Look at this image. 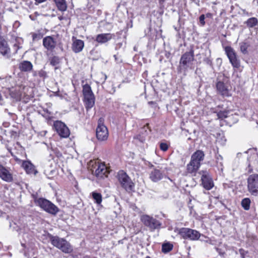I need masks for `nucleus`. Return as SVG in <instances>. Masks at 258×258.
Instances as JSON below:
<instances>
[{"mask_svg": "<svg viewBox=\"0 0 258 258\" xmlns=\"http://www.w3.org/2000/svg\"><path fill=\"white\" fill-rule=\"evenodd\" d=\"M205 158V154L202 150H197L191 156L189 163L187 165V170L189 173H192L198 171L201 165V162Z\"/></svg>", "mask_w": 258, "mask_h": 258, "instance_id": "nucleus-1", "label": "nucleus"}, {"mask_svg": "<svg viewBox=\"0 0 258 258\" xmlns=\"http://www.w3.org/2000/svg\"><path fill=\"white\" fill-rule=\"evenodd\" d=\"M194 56V50L192 48L189 51L184 53L180 57L178 71L185 74L188 69L191 68Z\"/></svg>", "mask_w": 258, "mask_h": 258, "instance_id": "nucleus-2", "label": "nucleus"}, {"mask_svg": "<svg viewBox=\"0 0 258 258\" xmlns=\"http://www.w3.org/2000/svg\"><path fill=\"white\" fill-rule=\"evenodd\" d=\"M35 202L37 206L50 214L55 215L59 211V209L57 206L45 199H36Z\"/></svg>", "mask_w": 258, "mask_h": 258, "instance_id": "nucleus-3", "label": "nucleus"}, {"mask_svg": "<svg viewBox=\"0 0 258 258\" xmlns=\"http://www.w3.org/2000/svg\"><path fill=\"white\" fill-rule=\"evenodd\" d=\"M118 180L121 187L126 191H132L134 187V184L130 177L123 171H120L117 175Z\"/></svg>", "mask_w": 258, "mask_h": 258, "instance_id": "nucleus-4", "label": "nucleus"}, {"mask_svg": "<svg viewBox=\"0 0 258 258\" xmlns=\"http://www.w3.org/2000/svg\"><path fill=\"white\" fill-rule=\"evenodd\" d=\"M96 135L97 139L100 141H105L108 137L107 128L104 124V119L100 118L98 121V125L96 130Z\"/></svg>", "mask_w": 258, "mask_h": 258, "instance_id": "nucleus-5", "label": "nucleus"}, {"mask_svg": "<svg viewBox=\"0 0 258 258\" xmlns=\"http://www.w3.org/2000/svg\"><path fill=\"white\" fill-rule=\"evenodd\" d=\"M92 166L91 169L92 173L98 179H103L107 177L109 172L104 164L100 163L99 162H95V165L92 164Z\"/></svg>", "mask_w": 258, "mask_h": 258, "instance_id": "nucleus-6", "label": "nucleus"}, {"mask_svg": "<svg viewBox=\"0 0 258 258\" xmlns=\"http://www.w3.org/2000/svg\"><path fill=\"white\" fill-rule=\"evenodd\" d=\"M247 189L251 195H258V174H253L247 178Z\"/></svg>", "mask_w": 258, "mask_h": 258, "instance_id": "nucleus-7", "label": "nucleus"}, {"mask_svg": "<svg viewBox=\"0 0 258 258\" xmlns=\"http://www.w3.org/2000/svg\"><path fill=\"white\" fill-rule=\"evenodd\" d=\"M225 51L232 67L235 69H239L240 67V61L234 50L231 46H226Z\"/></svg>", "mask_w": 258, "mask_h": 258, "instance_id": "nucleus-8", "label": "nucleus"}, {"mask_svg": "<svg viewBox=\"0 0 258 258\" xmlns=\"http://www.w3.org/2000/svg\"><path fill=\"white\" fill-rule=\"evenodd\" d=\"M179 234L184 239L191 240H197L201 235L199 231L187 228L180 229Z\"/></svg>", "mask_w": 258, "mask_h": 258, "instance_id": "nucleus-9", "label": "nucleus"}, {"mask_svg": "<svg viewBox=\"0 0 258 258\" xmlns=\"http://www.w3.org/2000/svg\"><path fill=\"white\" fill-rule=\"evenodd\" d=\"M141 221L152 230L159 228L161 225L158 220L146 215L142 216Z\"/></svg>", "mask_w": 258, "mask_h": 258, "instance_id": "nucleus-10", "label": "nucleus"}, {"mask_svg": "<svg viewBox=\"0 0 258 258\" xmlns=\"http://www.w3.org/2000/svg\"><path fill=\"white\" fill-rule=\"evenodd\" d=\"M199 173L202 175L201 180L203 187L207 190H210L214 186V183L209 173L206 170H202Z\"/></svg>", "mask_w": 258, "mask_h": 258, "instance_id": "nucleus-11", "label": "nucleus"}, {"mask_svg": "<svg viewBox=\"0 0 258 258\" xmlns=\"http://www.w3.org/2000/svg\"><path fill=\"white\" fill-rule=\"evenodd\" d=\"M54 127L57 134L62 138H67L70 134V132L67 126L60 121L54 122Z\"/></svg>", "mask_w": 258, "mask_h": 258, "instance_id": "nucleus-12", "label": "nucleus"}, {"mask_svg": "<svg viewBox=\"0 0 258 258\" xmlns=\"http://www.w3.org/2000/svg\"><path fill=\"white\" fill-rule=\"evenodd\" d=\"M163 177V173L159 169H153L149 174V178L153 182H158Z\"/></svg>", "mask_w": 258, "mask_h": 258, "instance_id": "nucleus-13", "label": "nucleus"}, {"mask_svg": "<svg viewBox=\"0 0 258 258\" xmlns=\"http://www.w3.org/2000/svg\"><path fill=\"white\" fill-rule=\"evenodd\" d=\"M10 52V49L8 46L7 42L3 37L0 36V53L4 56L8 57Z\"/></svg>", "mask_w": 258, "mask_h": 258, "instance_id": "nucleus-14", "label": "nucleus"}, {"mask_svg": "<svg viewBox=\"0 0 258 258\" xmlns=\"http://www.w3.org/2000/svg\"><path fill=\"white\" fill-rule=\"evenodd\" d=\"M43 45L48 50H52L56 46V42L51 36H46L43 39Z\"/></svg>", "mask_w": 258, "mask_h": 258, "instance_id": "nucleus-15", "label": "nucleus"}, {"mask_svg": "<svg viewBox=\"0 0 258 258\" xmlns=\"http://www.w3.org/2000/svg\"><path fill=\"white\" fill-rule=\"evenodd\" d=\"M22 167L27 174L36 175L37 173L35 166L29 161H24L22 163Z\"/></svg>", "mask_w": 258, "mask_h": 258, "instance_id": "nucleus-16", "label": "nucleus"}, {"mask_svg": "<svg viewBox=\"0 0 258 258\" xmlns=\"http://www.w3.org/2000/svg\"><path fill=\"white\" fill-rule=\"evenodd\" d=\"M84 47V42L80 39H75L73 41L72 46V50L75 53H79L82 51Z\"/></svg>", "mask_w": 258, "mask_h": 258, "instance_id": "nucleus-17", "label": "nucleus"}, {"mask_svg": "<svg viewBox=\"0 0 258 258\" xmlns=\"http://www.w3.org/2000/svg\"><path fill=\"white\" fill-rule=\"evenodd\" d=\"M0 177L4 180L7 182H11L13 180L12 175L9 171L0 164Z\"/></svg>", "mask_w": 258, "mask_h": 258, "instance_id": "nucleus-18", "label": "nucleus"}, {"mask_svg": "<svg viewBox=\"0 0 258 258\" xmlns=\"http://www.w3.org/2000/svg\"><path fill=\"white\" fill-rule=\"evenodd\" d=\"M112 36L110 33H102L96 36L95 40L99 43H105L111 40Z\"/></svg>", "mask_w": 258, "mask_h": 258, "instance_id": "nucleus-19", "label": "nucleus"}, {"mask_svg": "<svg viewBox=\"0 0 258 258\" xmlns=\"http://www.w3.org/2000/svg\"><path fill=\"white\" fill-rule=\"evenodd\" d=\"M32 63L27 60H23L19 64V69L22 72H29L33 69Z\"/></svg>", "mask_w": 258, "mask_h": 258, "instance_id": "nucleus-20", "label": "nucleus"}, {"mask_svg": "<svg viewBox=\"0 0 258 258\" xmlns=\"http://www.w3.org/2000/svg\"><path fill=\"white\" fill-rule=\"evenodd\" d=\"M95 99L94 95L84 97V102L87 111H88L94 106L95 104Z\"/></svg>", "mask_w": 258, "mask_h": 258, "instance_id": "nucleus-21", "label": "nucleus"}, {"mask_svg": "<svg viewBox=\"0 0 258 258\" xmlns=\"http://www.w3.org/2000/svg\"><path fill=\"white\" fill-rule=\"evenodd\" d=\"M58 249H59L63 252L66 253H70L73 250V248L72 245L66 239L62 242L60 246H59V248Z\"/></svg>", "mask_w": 258, "mask_h": 258, "instance_id": "nucleus-22", "label": "nucleus"}, {"mask_svg": "<svg viewBox=\"0 0 258 258\" xmlns=\"http://www.w3.org/2000/svg\"><path fill=\"white\" fill-rule=\"evenodd\" d=\"M64 240V239L60 238L58 236H51L50 237L51 244L57 248H59V246H60Z\"/></svg>", "mask_w": 258, "mask_h": 258, "instance_id": "nucleus-23", "label": "nucleus"}, {"mask_svg": "<svg viewBox=\"0 0 258 258\" xmlns=\"http://www.w3.org/2000/svg\"><path fill=\"white\" fill-rule=\"evenodd\" d=\"M216 87L218 91L222 95H226L228 93V90L223 82H218L216 84Z\"/></svg>", "mask_w": 258, "mask_h": 258, "instance_id": "nucleus-24", "label": "nucleus"}, {"mask_svg": "<svg viewBox=\"0 0 258 258\" xmlns=\"http://www.w3.org/2000/svg\"><path fill=\"white\" fill-rule=\"evenodd\" d=\"M248 28H252L258 24V20L255 17H251L247 20L244 23Z\"/></svg>", "mask_w": 258, "mask_h": 258, "instance_id": "nucleus-25", "label": "nucleus"}, {"mask_svg": "<svg viewBox=\"0 0 258 258\" xmlns=\"http://www.w3.org/2000/svg\"><path fill=\"white\" fill-rule=\"evenodd\" d=\"M58 9L64 12L67 10V5L65 0H54Z\"/></svg>", "mask_w": 258, "mask_h": 258, "instance_id": "nucleus-26", "label": "nucleus"}, {"mask_svg": "<svg viewBox=\"0 0 258 258\" xmlns=\"http://www.w3.org/2000/svg\"><path fill=\"white\" fill-rule=\"evenodd\" d=\"M83 93L84 97L94 95L91 87L87 84L83 86Z\"/></svg>", "mask_w": 258, "mask_h": 258, "instance_id": "nucleus-27", "label": "nucleus"}, {"mask_svg": "<svg viewBox=\"0 0 258 258\" xmlns=\"http://www.w3.org/2000/svg\"><path fill=\"white\" fill-rule=\"evenodd\" d=\"M215 158H216V166L218 168V169L219 170L223 171V157L218 154H216L215 155Z\"/></svg>", "mask_w": 258, "mask_h": 258, "instance_id": "nucleus-28", "label": "nucleus"}, {"mask_svg": "<svg viewBox=\"0 0 258 258\" xmlns=\"http://www.w3.org/2000/svg\"><path fill=\"white\" fill-rule=\"evenodd\" d=\"M92 198L95 202L98 205L101 203L102 201V195L101 194L93 191L92 192Z\"/></svg>", "mask_w": 258, "mask_h": 258, "instance_id": "nucleus-29", "label": "nucleus"}, {"mask_svg": "<svg viewBox=\"0 0 258 258\" xmlns=\"http://www.w3.org/2000/svg\"><path fill=\"white\" fill-rule=\"evenodd\" d=\"M247 160L249 162V166H250V164L252 165H256L258 163V155L256 153H253L248 158Z\"/></svg>", "mask_w": 258, "mask_h": 258, "instance_id": "nucleus-30", "label": "nucleus"}, {"mask_svg": "<svg viewBox=\"0 0 258 258\" xmlns=\"http://www.w3.org/2000/svg\"><path fill=\"white\" fill-rule=\"evenodd\" d=\"M19 234L27 233L29 230L28 225L25 223L19 222Z\"/></svg>", "mask_w": 258, "mask_h": 258, "instance_id": "nucleus-31", "label": "nucleus"}, {"mask_svg": "<svg viewBox=\"0 0 258 258\" xmlns=\"http://www.w3.org/2000/svg\"><path fill=\"white\" fill-rule=\"evenodd\" d=\"M250 200L249 198H245L241 201V206L245 210H248L250 208Z\"/></svg>", "mask_w": 258, "mask_h": 258, "instance_id": "nucleus-32", "label": "nucleus"}, {"mask_svg": "<svg viewBox=\"0 0 258 258\" xmlns=\"http://www.w3.org/2000/svg\"><path fill=\"white\" fill-rule=\"evenodd\" d=\"M172 248V244L169 243H164L162 245V250L163 252L166 253L171 250Z\"/></svg>", "mask_w": 258, "mask_h": 258, "instance_id": "nucleus-33", "label": "nucleus"}, {"mask_svg": "<svg viewBox=\"0 0 258 258\" xmlns=\"http://www.w3.org/2000/svg\"><path fill=\"white\" fill-rule=\"evenodd\" d=\"M248 45L245 42H241L240 43V51L243 54L247 53V48Z\"/></svg>", "mask_w": 258, "mask_h": 258, "instance_id": "nucleus-34", "label": "nucleus"}, {"mask_svg": "<svg viewBox=\"0 0 258 258\" xmlns=\"http://www.w3.org/2000/svg\"><path fill=\"white\" fill-rule=\"evenodd\" d=\"M217 116L219 119H223L228 117V112L226 111H220L217 113Z\"/></svg>", "mask_w": 258, "mask_h": 258, "instance_id": "nucleus-35", "label": "nucleus"}, {"mask_svg": "<svg viewBox=\"0 0 258 258\" xmlns=\"http://www.w3.org/2000/svg\"><path fill=\"white\" fill-rule=\"evenodd\" d=\"M21 40L20 39H16V43L14 44L13 47L15 49V52L17 53V51L19 49L22 48V46L21 45V44L19 42V41Z\"/></svg>", "mask_w": 258, "mask_h": 258, "instance_id": "nucleus-36", "label": "nucleus"}, {"mask_svg": "<svg viewBox=\"0 0 258 258\" xmlns=\"http://www.w3.org/2000/svg\"><path fill=\"white\" fill-rule=\"evenodd\" d=\"M168 148L169 145L166 143L162 142L160 144V148L162 151L164 152L166 151Z\"/></svg>", "mask_w": 258, "mask_h": 258, "instance_id": "nucleus-37", "label": "nucleus"}, {"mask_svg": "<svg viewBox=\"0 0 258 258\" xmlns=\"http://www.w3.org/2000/svg\"><path fill=\"white\" fill-rule=\"evenodd\" d=\"M58 63L59 58L57 57H53L50 60V64L53 66L57 65V64H58Z\"/></svg>", "mask_w": 258, "mask_h": 258, "instance_id": "nucleus-38", "label": "nucleus"}, {"mask_svg": "<svg viewBox=\"0 0 258 258\" xmlns=\"http://www.w3.org/2000/svg\"><path fill=\"white\" fill-rule=\"evenodd\" d=\"M10 227L13 230H15L19 233V225H17L15 223H10Z\"/></svg>", "mask_w": 258, "mask_h": 258, "instance_id": "nucleus-39", "label": "nucleus"}, {"mask_svg": "<svg viewBox=\"0 0 258 258\" xmlns=\"http://www.w3.org/2000/svg\"><path fill=\"white\" fill-rule=\"evenodd\" d=\"M239 252L240 254L241 258H246V255L248 253L247 251H245L243 249L240 248L239 250Z\"/></svg>", "mask_w": 258, "mask_h": 258, "instance_id": "nucleus-40", "label": "nucleus"}, {"mask_svg": "<svg viewBox=\"0 0 258 258\" xmlns=\"http://www.w3.org/2000/svg\"><path fill=\"white\" fill-rule=\"evenodd\" d=\"M38 75L43 79H45L47 76V74L44 70H41L38 72Z\"/></svg>", "mask_w": 258, "mask_h": 258, "instance_id": "nucleus-41", "label": "nucleus"}, {"mask_svg": "<svg viewBox=\"0 0 258 258\" xmlns=\"http://www.w3.org/2000/svg\"><path fill=\"white\" fill-rule=\"evenodd\" d=\"M205 16L203 14L200 16V18H199L200 22L201 24L202 25V26H204L205 24Z\"/></svg>", "mask_w": 258, "mask_h": 258, "instance_id": "nucleus-42", "label": "nucleus"}, {"mask_svg": "<svg viewBox=\"0 0 258 258\" xmlns=\"http://www.w3.org/2000/svg\"><path fill=\"white\" fill-rule=\"evenodd\" d=\"M216 250L218 251V252L219 253V254H220V255H223L225 253L224 252H222L221 251V250L218 248H216Z\"/></svg>", "mask_w": 258, "mask_h": 258, "instance_id": "nucleus-43", "label": "nucleus"}, {"mask_svg": "<svg viewBox=\"0 0 258 258\" xmlns=\"http://www.w3.org/2000/svg\"><path fill=\"white\" fill-rule=\"evenodd\" d=\"M35 1H36V3H41L45 2L46 0H35Z\"/></svg>", "mask_w": 258, "mask_h": 258, "instance_id": "nucleus-44", "label": "nucleus"}, {"mask_svg": "<svg viewBox=\"0 0 258 258\" xmlns=\"http://www.w3.org/2000/svg\"><path fill=\"white\" fill-rule=\"evenodd\" d=\"M38 75V73L36 71H33V76L36 77Z\"/></svg>", "mask_w": 258, "mask_h": 258, "instance_id": "nucleus-45", "label": "nucleus"}, {"mask_svg": "<svg viewBox=\"0 0 258 258\" xmlns=\"http://www.w3.org/2000/svg\"><path fill=\"white\" fill-rule=\"evenodd\" d=\"M37 36H38V35H37V34H34L33 35V39H35V38L37 37Z\"/></svg>", "mask_w": 258, "mask_h": 258, "instance_id": "nucleus-46", "label": "nucleus"}, {"mask_svg": "<svg viewBox=\"0 0 258 258\" xmlns=\"http://www.w3.org/2000/svg\"><path fill=\"white\" fill-rule=\"evenodd\" d=\"M211 16V14L210 13H208L206 14L207 17H210Z\"/></svg>", "mask_w": 258, "mask_h": 258, "instance_id": "nucleus-47", "label": "nucleus"}, {"mask_svg": "<svg viewBox=\"0 0 258 258\" xmlns=\"http://www.w3.org/2000/svg\"><path fill=\"white\" fill-rule=\"evenodd\" d=\"M166 0H160L159 3L160 4H162L163 3H164Z\"/></svg>", "mask_w": 258, "mask_h": 258, "instance_id": "nucleus-48", "label": "nucleus"}, {"mask_svg": "<svg viewBox=\"0 0 258 258\" xmlns=\"http://www.w3.org/2000/svg\"><path fill=\"white\" fill-rule=\"evenodd\" d=\"M207 63H208V64H210L211 63V61H210V60L207 59Z\"/></svg>", "mask_w": 258, "mask_h": 258, "instance_id": "nucleus-49", "label": "nucleus"}]
</instances>
